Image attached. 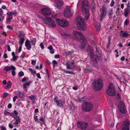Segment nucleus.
<instances>
[{"label":"nucleus","mask_w":130,"mask_h":130,"mask_svg":"<svg viewBox=\"0 0 130 130\" xmlns=\"http://www.w3.org/2000/svg\"><path fill=\"white\" fill-rule=\"evenodd\" d=\"M40 46L41 48L42 49H43L44 48V46L43 44L42 43H41L40 45Z\"/></svg>","instance_id":"52"},{"label":"nucleus","mask_w":130,"mask_h":130,"mask_svg":"<svg viewBox=\"0 0 130 130\" xmlns=\"http://www.w3.org/2000/svg\"><path fill=\"white\" fill-rule=\"evenodd\" d=\"M120 35L122 38H126L129 36V34L126 31H121L120 33Z\"/></svg>","instance_id":"20"},{"label":"nucleus","mask_w":130,"mask_h":130,"mask_svg":"<svg viewBox=\"0 0 130 130\" xmlns=\"http://www.w3.org/2000/svg\"><path fill=\"white\" fill-rule=\"evenodd\" d=\"M95 27L96 28L97 31H99L101 28L100 25V24H99L98 25H96Z\"/></svg>","instance_id":"36"},{"label":"nucleus","mask_w":130,"mask_h":130,"mask_svg":"<svg viewBox=\"0 0 130 130\" xmlns=\"http://www.w3.org/2000/svg\"><path fill=\"white\" fill-rule=\"evenodd\" d=\"M107 8L104 6H103L101 9V11L100 14V19L102 21L103 19L107 15Z\"/></svg>","instance_id":"13"},{"label":"nucleus","mask_w":130,"mask_h":130,"mask_svg":"<svg viewBox=\"0 0 130 130\" xmlns=\"http://www.w3.org/2000/svg\"><path fill=\"white\" fill-rule=\"evenodd\" d=\"M32 82L31 81H29L27 83H25L23 85V88L24 89L26 88V86H29L30 84Z\"/></svg>","instance_id":"27"},{"label":"nucleus","mask_w":130,"mask_h":130,"mask_svg":"<svg viewBox=\"0 0 130 130\" xmlns=\"http://www.w3.org/2000/svg\"><path fill=\"white\" fill-rule=\"evenodd\" d=\"M41 12L43 15L45 16L50 15L51 14V11L48 8H44L41 9Z\"/></svg>","instance_id":"14"},{"label":"nucleus","mask_w":130,"mask_h":130,"mask_svg":"<svg viewBox=\"0 0 130 130\" xmlns=\"http://www.w3.org/2000/svg\"><path fill=\"white\" fill-rule=\"evenodd\" d=\"M54 57L55 58H60V56L59 54H58L55 55Z\"/></svg>","instance_id":"53"},{"label":"nucleus","mask_w":130,"mask_h":130,"mask_svg":"<svg viewBox=\"0 0 130 130\" xmlns=\"http://www.w3.org/2000/svg\"><path fill=\"white\" fill-rule=\"evenodd\" d=\"M56 21L57 23L61 27H66L68 26L69 25V22L66 20H60L57 19Z\"/></svg>","instance_id":"7"},{"label":"nucleus","mask_w":130,"mask_h":130,"mask_svg":"<svg viewBox=\"0 0 130 130\" xmlns=\"http://www.w3.org/2000/svg\"><path fill=\"white\" fill-rule=\"evenodd\" d=\"M36 63V61L35 60H33L32 61L31 63L32 65H35Z\"/></svg>","instance_id":"54"},{"label":"nucleus","mask_w":130,"mask_h":130,"mask_svg":"<svg viewBox=\"0 0 130 130\" xmlns=\"http://www.w3.org/2000/svg\"><path fill=\"white\" fill-rule=\"evenodd\" d=\"M25 45L28 50H29L31 48V45L30 44L29 40H27L25 43Z\"/></svg>","instance_id":"21"},{"label":"nucleus","mask_w":130,"mask_h":130,"mask_svg":"<svg viewBox=\"0 0 130 130\" xmlns=\"http://www.w3.org/2000/svg\"><path fill=\"white\" fill-rule=\"evenodd\" d=\"M52 62L54 65H56L58 64L57 62L55 60H53L52 61Z\"/></svg>","instance_id":"51"},{"label":"nucleus","mask_w":130,"mask_h":130,"mask_svg":"<svg viewBox=\"0 0 130 130\" xmlns=\"http://www.w3.org/2000/svg\"><path fill=\"white\" fill-rule=\"evenodd\" d=\"M45 71L46 73V74L48 76H49V71L48 69H45Z\"/></svg>","instance_id":"62"},{"label":"nucleus","mask_w":130,"mask_h":130,"mask_svg":"<svg viewBox=\"0 0 130 130\" xmlns=\"http://www.w3.org/2000/svg\"><path fill=\"white\" fill-rule=\"evenodd\" d=\"M97 55H94L93 53H91V57L92 59L95 62L96 64L95 66L94 65V67H97L96 63L99 60L101 59L102 56V52L100 50L97 51Z\"/></svg>","instance_id":"6"},{"label":"nucleus","mask_w":130,"mask_h":130,"mask_svg":"<svg viewBox=\"0 0 130 130\" xmlns=\"http://www.w3.org/2000/svg\"><path fill=\"white\" fill-rule=\"evenodd\" d=\"M104 115L105 116L106 120L107 118L109 116L112 119H113V112L112 110H106L104 113Z\"/></svg>","instance_id":"15"},{"label":"nucleus","mask_w":130,"mask_h":130,"mask_svg":"<svg viewBox=\"0 0 130 130\" xmlns=\"http://www.w3.org/2000/svg\"><path fill=\"white\" fill-rule=\"evenodd\" d=\"M66 65L67 69H73L75 67L74 63L73 61L68 62Z\"/></svg>","instance_id":"18"},{"label":"nucleus","mask_w":130,"mask_h":130,"mask_svg":"<svg viewBox=\"0 0 130 130\" xmlns=\"http://www.w3.org/2000/svg\"><path fill=\"white\" fill-rule=\"evenodd\" d=\"M63 35L65 36V37L67 38H70L72 37L71 35L70 34H67L65 32L64 33Z\"/></svg>","instance_id":"30"},{"label":"nucleus","mask_w":130,"mask_h":130,"mask_svg":"<svg viewBox=\"0 0 130 130\" xmlns=\"http://www.w3.org/2000/svg\"><path fill=\"white\" fill-rule=\"evenodd\" d=\"M1 130H6L5 127L3 126H2L1 127Z\"/></svg>","instance_id":"63"},{"label":"nucleus","mask_w":130,"mask_h":130,"mask_svg":"<svg viewBox=\"0 0 130 130\" xmlns=\"http://www.w3.org/2000/svg\"><path fill=\"white\" fill-rule=\"evenodd\" d=\"M90 71V70L89 69V67H87L85 69V72L87 73Z\"/></svg>","instance_id":"44"},{"label":"nucleus","mask_w":130,"mask_h":130,"mask_svg":"<svg viewBox=\"0 0 130 130\" xmlns=\"http://www.w3.org/2000/svg\"><path fill=\"white\" fill-rule=\"evenodd\" d=\"M122 130H129V123L128 121L124 122L121 126Z\"/></svg>","instance_id":"17"},{"label":"nucleus","mask_w":130,"mask_h":130,"mask_svg":"<svg viewBox=\"0 0 130 130\" xmlns=\"http://www.w3.org/2000/svg\"><path fill=\"white\" fill-rule=\"evenodd\" d=\"M90 7L89 3L86 0H84L82 2V10L84 17V18L87 20L89 17Z\"/></svg>","instance_id":"2"},{"label":"nucleus","mask_w":130,"mask_h":130,"mask_svg":"<svg viewBox=\"0 0 130 130\" xmlns=\"http://www.w3.org/2000/svg\"><path fill=\"white\" fill-rule=\"evenodd\" d=\"M118 108L120 111L122 113H125L126 112V109L124 104L121 101L119 102Z\"/></svg>","instance_id":"10"},{"label":"nucleus","mask_w":130,"mask_h":130,"mask_svg":"<svg viewBox=\"0 0 130 130\" xmlns=\"http://www.w3.org/2000/svg\"><path fill=\"white\" fill-rule=\"evenodd\" d=\"M76 22L77 23V26L80 30H84L86 28V25L85 20L82 17L79 16L76 19Z\"/></svg>","instance_id":"3"},{"label":"nucleus","mask_w":130,"mask_h":130,"mask_svg":"<svg viewBox=\"0 0 130 130\" xmlns=\"http://www.w3.org/2000/svg\"><path fill=\"white\" fill-rule=\"evenodd\" d=\"M11 86V82L9 81L7 83V85L5 87V89H9L10 88Z\"/></svg>","instance_id":"28"},{"label":"nucleus","mask_w":130,"mask_h":130,"mask_svg":"<svg viewBox=\"0 0 130 130\" xmlns=\"http://www.w3.org/2000/svg\"><path fill=\"white\" fill-rule=\"evenodd\" d=\"M15 120L13 124L15 127H18L20 125V123L21 122V120L19 117H18L17 118L15 117L14 118Z\"/></svg>","instance_id":"19"},{"label":"nucleus","mask_w":130,"mask_h":130,"mask_svg":"<svg viewBox=\"0 0 130 130\" xmlns=\"http://www.w3.org/2000/svg\"><path fill=\"white\" fill-rule=\"evenodd\" d=\"M36 98V97L34 96L33 95H31L29 97V99L31 100H33Z\"/></svg>","instance_id":"40"},{"label":"nucleus","mask_w":130,"mask_h":130,"mask_svg":"<svg viewBox=\"0 0 130 130\" xmlns=\"http://www.w3.org/2000/svg\"><path fill=\"white\" fill-rule=\"evenodd\" d=\"M50 51V53L51 54H53L54 53V49L53 48V47L52 45L49 46L47 48Z\"/></svg>","instance_id":"26"},{"label":"nucleus","mask_w":130,"mask_h":130,"mask_svg":"<svg viewBox=\"0 0 130 130\" xmlns=\"http://www.w3.org/2000/svg\"><path fill=\"white\" fill-rule=\"evenodd\" d=\"M7 50L8 51H11V49L10 46L9 45H7Z\"/></svg>","instance_id":"59"},{"label":"nucleus","mask_w":130,"mask_h":130,"mask_svg":"<svg viewBox=\"0 0 130 130\" xmlns=\"http://www.w3.org/2000/svg\"><path fill=\"white\" fill-rule=\"evenodd\" d=\"M9 93L7 92H5L4 93L3 97L4 98L6 97L8 95Z\"/></svg>","instance_id":"49"},{"label":"nucleus","mask_w":130,"mask_h":130,"mask_svg":"<svg viewBox=\"0 0 130 130\" xmlns=\"http://www.w3.org/2000/svg\"><path fill=\"white\" fill-rule=\"evenodd\" d=\"M64 14L65 17L68 18L72 16L73 13L71 7L69 6H67L64 9Z\"/></svg>","instance_id":"8"},{"label":"nucleus","mask_w":130,"mask_h":130,"mask_svg":"<svg viewBox=\"0 0 130 130\" xmlns=\"http://www.w3.org/2000/svg\"><path fill=\"white\" fill-rule=\"evenodd\" d=\"M93 105L91 103L86 102L82 105V109L84 111H89L92 108Z\"/></svg>","instance_id":"9"},{"label":"nucleus","mask_w":130,"mask_h":130,"mask_svg":"<svg viewBox=\"0 0 130 130\" xmlns=\"http://www.w3.org/2000/svg\"><path fill=\"white\" fill-rule=\"evenodd\" d=\"M74 52V51L73 50L70 51H68L66 52V54L67 55H69L70 54Z\"/></svg>","instance_id":"48"},{"label":"nucleus","mask_w":130,"mask_h":130,"mask_svg":"<svg viewBox=\"0 0 130 130\" xmlns=\"http://www.w3.org/2000/svg\"><path fill=\"white\" fill-rule=\"evenodd\" d=\"M15 93L18 96H20L21 98H23L25 96L24 93L21 92L19 91H16Z\"/></svg>","instance_id":"24"},{"label":"nucleus","mask_w":130,"mask_h":130,"mask_svg":"<svg viewBox=\"0 0 130 130\" xmlns=\"http://www.w3.org/2000/svg\"><path fill=\"white\" fill-rule=\"evenodd\" d=\"M63 2L60 0H56L54 5V6L60 9H62L63 7Z\"/></svg>","instance_id":"12"},{"label":"nucleus","mask_w":130,"mask_h":130,"mask_svg":"<svg viewBox=\"0 0 130 130\" xmlns=\"http://www.w3.org/2000/svg\"><path fill=\"white\" fill-rule=\"evenodd\" d=\"M18 75L19 76L22 77L24 75V74L23 72L21 71L19 72L18 73Z\"/></svg>","instance_id":"42"},{"label":"nucleus","mask_w":130,"mask_h":130,"mask_svg":"<svg viewBox=\"0 0 130 130\" xmlns=\"http://www.w3.org/2000/svg\"><path fill=\"white\" fill-rule=\"evenodd\" d=\"M24 39L20 38V40L19 41V44L20 45H22L24 43Z\"/></svg>","instance_id":"35"},{"label":"nucleus","mask_w":130,"mask_h":130,"mask_svg":"<svg viewBox=\"0 0 130 130\" xmlns=\"http://www.w3.org/2000/svg\"><path fill=\"white\" fill-rule=\"evenodd\" d=\"M106 92L108 95L110 96L114 95L116 94L115 90H107Z\"/></svg>","instance_id":"22"},{"label":"nucleus","mask_w":130,"mask_h":130,"mask_svg":"<svg viewBox=\"0 0 130 130\" xmlns=\"http://www.w3.org/2000/svg\"><path fill=\"white\" fill-rule=\"evenodd\" d=\"M93 87L94 89H100L103 87V83L102 80L99 78L95 80L92 84Z\"/></svg>","instance_id":"4"},{"label":"nucleus","mask_w":130,"mask_h":130,"mask_svg":"<svg viewBox=\"0 0 130 130\" xmlns=\"http://www.w3.org/2000/svg\"><path fill=\"white\" fill-rule=\"evenodd\" d=\"M116 98L118 99H119L120 98V95L119 93H118L116 96Z\"/></svg>","instance_id":"56"},{"label":"nucleus","mask_w":130,"mask_h":130,"mask_svg":"<svg viewBox=\"0 0 130 130\" xmlns=\"http://www.w3.org/2000/svg\"><path fill=\"white\" fill-rule=\"evenodd\" d=\"M9 112L8 111H7L6 110H5L4 112V113L5 115H7L9 114Z\"/></svg>","instance_id":"61"},{"label":"nucleus","mask_w":130,"mask_h":130,"mask_svg":"<svg viewBox=\"0 0 130 130\" xmlns=\"http://www.w3.org/2000/svg\"><path fill=\"white\" fill-rule=\"evenodd\" d=\"M36 42V39L35 38H34L32 39L30 41V42L31 43L32 45L34 46L35 45Z\"/></svg>","instance_id":"31"},{"label":"nucleus","mask_w":130,"mask_h":130,"mask_svg":"<svg viewBox=\"0 0 130 130\" xmlns=\"http://www.w3.org/2000/svg\"><path fill=\"white\" fill-rule=\"evenodd\" d=\"M130 6L128 5L127 8L124 10V15L125 17H127L128 16L130 12Z\"/></svg>","instance_id":"23"},{"label":"nucleus","mask_w":130,"mask_h":130,"mask_svg":"<svg viewBox=\"0 0 130 130\" xmlns=\"http://www.w3.org/2000/svg\"><path fill=\"white\" fill-rule=\"evenodd\" d=\"M129 21L128 19H127L125 20L124 22V25H128L129 23Z\"/></svg>","instance_id":"37"},{"label":"nucleus","mask_w":130,"mask_h":130,"mask_svg":"<svg viewBox=\"0 0 130 130\" xmlns=\"http://www.w3.org/2000/svg\"><path fill=\"white\" fill-rule=\"evenodd\" d=\"M115 3L112 0L111 1V3L110 4V6L112 7L114 5Z\"/></svg>","instance_id":"55"},{"label":"nucleus","mask_w":130,"mask_h":130,"mask_svg":"<svg viewBox=\"0 0 130 130\" xmlns=\"http://www.w3.org/2000/svg\"><path fill=\"white\" fill-rule=\"evenodd\" d=\"M115 89L114 85L112 83H110L108 86V89Z\"/></svg>","instance_id":"29"},{"label":"nucleus","mask_w":130,"mask_h":130,"mask_svg":"<svg viewBox=\"0 0 130 130\" xmlns=\"http://www.w3.org/2000/svg\"><path fill=\"white\" fill-rule=\"evenodd\" d=\"M7 28H8L9 29H12V27L10 26L9 25H7Z\"/></svg>","instance_id":"57"},{"label":"nucleus","mask_w":130,"mask_h":130,"mask_svg":"<svg viewBox=\"0 0 130 130\" xmlns=\"http://www.w3.org/2000/svg\"><path fill=\"white\" fill-rule=\"evenodd\" d=\"M38 116L34 115V119L36 121L38 122V119L37 118Z\"/></svg>","instance_id":"50"},{"label":"nucleus","mask_w":130,"mask_h":130,"mask_svg":"<svg viewBox=\"0 0 130 130\" xmlns=\"http://www.w3.org/2000/svg\"><path fill=\"white\" fill-rule=\"evenodd\" d=\"M12 106V104L10 103L7 106V107L9 109L11 108Z\"/></svg>","instance_id":"60"},{"label":"nucleus","mask_w":130,"mask_h":130,"mask_svg":"<svg viewBox=\"0 0 130 130\" xmlns=\"http://www.w3.org/2000/svg\"><path fill=\"white\" fill-rule=\"evenodd\" d=\"M7 15L8 16V18H9L11 19H12V15H11V14H10V13H9L8 12L7 13Z\"/></svg>","instance_id":"46"},{"label":"nucleus","mask_w":130,"mask_h":130,"mask_svg":"<svg viewBox=\"0 0 130 130\" xmlns=\"http://www.w3.org/2000/svg\"><path fill=\"white\" fill-rule=\"evenodd\" d=\"M18 112L16 110L14 111L13 114L14 115V118H17L18 117H19L18 115H17L18 114Z\"/></svg>","instance_id":"32"},{"label":"nucleus","mask_w":130,"mask_h":130,"mask_svg":"<svg viewBox=\"0 0 130 130\" xmlns=\"http://www.w3.org/2000/svg\"><path fill=\"white\" fill-rule=\"evenodd\" d=\"M36 76L39 78H41L40 74L39 73H37L36 74Z\"/></svg>","instance_id":"64"},{"label":"nucleus","mask_w":130,"mask_h":130,"mask_svg":"<svg viewBox=\"0 0 130 130\" xmlns=\"http://www.w3.org/2000/svg\"><path fill=\"white\" fill-rule=\"evenodd\" d=\"M25 34L23 33H21L19 34V36L20 38L24 39Z\"/></svg>","instance_id":"39"},{"label":"nucleus","mask_w":130,"mask_h":130,"mask_svg":"<svg viewBox=\"0 0 130 130\" xmlns=\"http://www.w3.org/2000/svg\"><path fill=\"white\" fill-rule=\"evenodd\" d=\"M64 72L67 74L69 73L71 74H74V73L72 71H70L66 70H64Z\"/></svg>","instance_id":"41"},{"label":"nucleus","mask_w":130,"mask_h":130,"mask_svg":"<svg viewBox=\"0 0 130 130\" xmlns=\"http://www.w3.org/2000/svg\"><path fill=\"white\" fill-rule=\"evenodd\" d=\"M18 98V97L17 96H14L13 98V101L14 102H15V101H16V99H17Z\"/></svg>","instance_id":"58"},{"label":"nucleus","mask_w":130,"mask_h":130,"mask_svg":"<svg viewBox=\"0 0 130 130\" xmlns=\"http://www.w3.org/2000/svg\"><path fill=\"white\" fill-rule=\"evenodd\" d=\"M54 101L56 103L57 106L61 108H63V107L64 102L61 100H59L57 96L55 97Z\"/></svg>","instance_id":"11"},{"label":"nucleus","mask_w":130,"mask_h":130,"mask_svg":"<svg viewBox=\"0 0 130 130\" xmlns=\"http://www.w3.org/2000/svg\"><path fill=\"white\" fill-rule=\"evenodd\" d=\"M77 125L78 127L83 130H84L87 127L88 124L86 122H79L77 123Z\"/></svg>","instance_id":"16"},{"label":"nucleus","mask_w":130,"mask_h":130,"mask_svg":"<svg viewBox=\"0 0 130 130\" xmlns=\"http://www.w3.org/2000/svg\"><path fill=\"white\" fill-rule=\"evenodd\" d=\"M9 13H10L12 16V15H16L17 14V12L16 11L14 10L13 12H12L11 11H9L8 12Z\"/></svg>","instance_id":"33"},{"label":"nucleus","mask_w":130,"mask_h":130,"mask_svg":"<svg viewBox=\"0 0 130 130\" xmlns=\"http://www.w3.org/2000/svg\"><path fill=\"white\" fill-rule=\"evenodd\" d=\"M73 38L81 42V47L83 49L85 47V45L87 42L85 39L83 34L80 32L77 31H74L72 34Z\"/></svg>","instance_id":"1"},{"label":"nucleus","mask_w":130,"mask_h":130,"mask_svg":"<svg viewBox=\"0 0 130 130\" xmlns=\"http://www.w3.org/2000/svg\"><path fill=\"white\" fill-rule=\"evenodd\" d=\"M28 78H26L25 77L23 78L22 80V82H25L26 80H28Z\"/></svg>","instance_id":"47"},{"label":"nucleus","mask_w":130,"mask_h":130,"mask_svg":"<svg viewBox=\"0 0 130 130\" xmlns=\"http://www.w3.org/2000/svg\"><path fill=\"white\" fill-rule=\"evenodd\" d=\"M87 50L88 51H90V52H91V53H92V52H93V51H92V48L91 47V46H88V48H87ZM91 55V54H90Z\"/></svg>","instance_id":"38"},{"label":"nucleus","mask_w":130,"mask_h":130,"mask_svg":"<svg viewBox=\"0 0 130 130\" xmlns=\"http://www.w3.org/2000/svg\"><path fill=\"white\" fill-rule=\"evenodd\" d=\"M14 67V66H6L5 67L4 70L5 71L8 72L10 71V70H12V69H13V68Z\"/></svg>","instance_id":"25"},{"label":"nucleus","mask_w":130,"mask_h":130,"mask_svg":"<svg viewBox=\"0 0 130 130\" xmlns=\"http://www.w3.org/2000/svg\"><path fill=\"white\" fill-rule=\"evenodd\" d=\"M86 99V97L85 96H84L81 99H79V101H78V102H79L80 101H85Z\"/></svg>","instance_id":"43"},{"label":"nucleus","mask_w":130,"mask_h":130,"mask_svg":"<svg viewBox=\"0 0 130 130\" xmlns=\"http://www.w3.org/2000/svg\"><path fill=\"white\" fill-rule=\"evenodd\" d=\"M13 69H12V75L13 76H14L15 75L16 73L15 72V70H16V68L14 67L13 68Z\"/></svg>","instance_id":"34"},{"label":"nucleus","mask_w":130,"mask_h":130,"mask_svg":"<svg viewBox=\"0 0 130 130\" xmlns=\"http://www.w3.org/2000/svg\"><path fill=\"white\" fill-rule=\"evenodd\" d=\"M113 14V12L112 11H111L109 12L108 14V16L109 18L112 17V16Z\"/></svg>","instance_id":"45"},{"label":"nucleus","mask_w":130,"mask_h":130,"mask_svg":"<svg viewBox=\"0 0 130 130\" xmlns=\"http://www.w3.org/2000/svg\"><path fill=\"white\" fill-rule=\"evenodd\" d=\"M43 21L49 27L53 28L56 26L55 21L50 17L46 18L43 20Z\"/></svg>","instance_id":"5"}]
</instances>
